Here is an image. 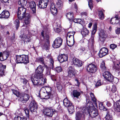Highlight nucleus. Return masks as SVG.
I'll return each instance as SVG.
<instances>
[{
    "label": "nucleus",
    "instance_id": "1",
    "mask_svg": "<svg viewBox=\"0 0 120 120\" xmlns=\"http://www.w3.org/2000/svg\"><path fill=\"white\" fill-rule=\"evenodd\" d=\"M90 96L91 98H90L89 99L87 97L86 98L87 101H88V102L86 105V109L83 108L82 111H78L76 113V120H81V119L84 117V113H86L87 112H88L92 118H94L98 115L97 109L94 107L92 103L89 101H90L91 100L94 103L95 105H97L96 99L92 93H90Z\"/></svg>",
    "mask_w": 120,
    "mask_h": 120
},
{
    "label": "nucleus",
    "instance_id": "2",
    "mask_svg": "<svg viewBox=\"0 0 120 120\" xmlns=\"http://www.w3.org/2000/svg\"><path fill=\"white\" fill-rule=\"evenodd\" d=\"M40 93H42V96H41L39 94L38 96L41 99H52L54 96L55 92L51 90V88L50 87H42L40 90Z\"/></svg>",
    "mask_w": 120,
    "mask_h": 120
},
{
    "label": "nucleus",
    "instance_id": "3",
    "mask_svg": "<svg viewBox=\"0 0 120 120\" xmlns=\"http://www.w3.org/2000/svg\"><path fill=\"white\" fill-rule=\"evenodd\" d=\"M31 80L34 85L42 86L46 83V79L45 78L41 77L38 75L34 77H32Z\"/></svg>",
    "mask_w": 120,
    "mask_h": 120
},
{
    "label": "nucleus",
    "instance_id": "4",
    "mask_svg": "<svg viewBox=\"0 0 120 120\" xmlns=\"http://www.w3.org/2000/svg\"><path fill=\"white\" fill-rule=\"evenodd\" d=\"M13 93L17 97L19 98L22 101H28L29 98V95L27 94H22L14 89H11Z\"/></svg>",
    "mask_w": 120,
    "mask_h": 120
},
{
    "label": "nucleus",
    "instance_id": "5",
    "mask_svg": "<svg viewBox=\"0 0 120 120\" xmlns=\"http://www.w3.org/2000/svg\"><path fill=\"white\" fill-rule=\"evenodd\" d=\"M93 30L91 33V38L89 40L88 43V46L91 47L92 48L94 45V34L96 32L97 29V25L95 23L93 28Z\"/></svg>",
    "mask_w": 120,
    "mask_h": 120
},
{
    "label": "nucleus",
    "instance_id": "6",
    "mask_svg": "<svg viewBox=\"0 0 120 120\" xmlns=\"http://www.w3.org/2000/svg\"><path fill=\"white\" fill-rule=\"evenodd\" d=\"M26 9L22 7L18 8L17 13V16L18 19L21 20L24 17V16L27 13L26 12Z\"/></svg>",
    "mask_w": 120,
    "mask_h": 120
},
{
    "label": "nucleus",
    "instance_id": "7",
    "mask_svg": "<svg viewBox=\"0 0 120 120\" xmlns=\"http://www.w3.org/2000/svg\"><path fill=\"white\" fill-rule=\"evenodd\" d=\"M62 42L63 40L61 38L57 37L54 41L52 46L54 48H59L62 45Z\"/></svg>",
    "mask_w": 120,
    "mask_h": 120
},
{
    "label": "nucleus",
    "instance_id": "8",
    "mask_svg": "<svg viewBox=\"0 0 120 120\" xmlns=\"http://www.w3.org/2000/svg\"><path fill=\"white\" fill-rule=\"evenodd\" d=\"M103 75L104 78L108 81L112 82L113 79V76L108 71L104 72Z\"/></svg>",
    "mask_w": 120,
    "mask_h": 120
},
{
    "label": "nucleus",
    "instance_id": "9",
    "mask_svg": "<svg viewBox=\"0 0 120 120\" xmlns=\"http://www.w3.org/2000/svg\"><path fill=\"white\" fill-rule=\"evenodd\" d=\"M86 70L89 72L94 73L97 71V68L95 65L91 64L87 66Z\"/></svg>",
    "mask_w": 120,
    "mask_h": 120
},
{
    "label": "nucleus",
    "instance_id": "10",
    "mask_svg": "<svg viewBox=\"0 0 120 120\" xmlns=\"http://www.w3.org/2000/svg\"><path fill=\"white\" fill-rule=\"evenodd\" d=\"M29 108L31 112H36L37 108V105L34 101L32 100L30 103Z\"/></svg>",
    "mask_w": 120,
    "mask_h": 120
},
{
    "label": "nucleus",
    "instance_id": "11",
    "mask_svg": "<svg viewBox=\"0 0 120 120\" xmlns=\"http://www.w3.org/2000/svg\"><path fill=\"white\" fill-rule=\"evenodd\" d=\"M54 110L51 108H45L43 110L44 114L49 116L52 117L54 113Z\"/></svg>",
    "mask_w": 120,
    "mask_h": 120
},
{
    "label": "nucleus",
    "instance_id": "12",
    "mask_svg": "<svg viewBox=\"0 0 120 120\" xmlns=\"http://www.w3.org/2000/svg\"><path fill=\"white\" fill-rule=\"evenodd\" d=\"M49 0H40L39 3V7L41 8H44L47 7Z\"/></svg>",
    "mask_w": 120,
    "mask_h": 120
},
{
    "label": "nucleus",
    "instance_id": "13",
    "mask_svg": "<svg viewBox=\"0 0 120 120\" xmlns=\"http://www.w3.org/2000/svg\"><path fill=\"white\" fill-rule=\"evenodd\" d=\"M44 69V67L41 65L37 67L36 70V72L38 74L37 75L40 76L41 77H43V72Z\"/></svg>",
    "mask_w": 120,
    "mask_h": 120
},
{
    "label": "nucleus",
    "instance_id": "14",
    "mask_svg": "<svg viewBox=\"0 0 120 120\" xmlns=\"http://www.w3.org/2000/svg\"><path fill=\"white\" fill-rule=\"evenodd\" d=\"M108 54V49L106 48L103 47L100 49L99 56L101 58Z\"/></svg>",
    "mask_w": 120,
    "mask_h": 120
},
{
    "label": "nucleus",
    "instance_id": "15",
    "mask_svg": "<svg viewBox=\"0 0 120 120\" xmlns=\"http://www.w3.org/2000/svg\"><path fill=\"white\" fill-rule=\"evenodd\" d=\"M68 58L67 55L63 54L57 57V59L60 62L62 63L67 61L68 60Z\"/></svg>",
    "mask_w": 120,
    "mask_h": 120
},
{
    "label": "nucleus",
    "instance_id": "16",
    "mask_svg": "<svg viewBox=\"0 0 120 120\" xmlns=\"http://www.w3.org/2000/svg\"><path fill=\"white\" fill-rule=\"evenodd\" d=\"M9 56V53L7 51H4L2 53L1 52L0 53V60L1 61H3L6 60Z\"/></svg>",
    "mask_w": 120,
    "mask_h": 120
},
{
    "label": "nucleus",
    "instance_id": "17",
    "mask_svg": "<svg viewBox=\"0 0 120 120\" xmlns=\"http://www.w3.org/2000/svg\"><path fill=\"white\" fill-rule=\"evenodd\" d=\"M72 62L75 66L77 67H81L82 65V63L81 60L75 58H73Z\"/></svg>",
    "mask_w": 120,
    "mask_h": 120
},
{
    "label": "nucleus",
    "instance_id": "18",
    "mask_svg": "<svg viewBox=\"0 0 120 120\" xmlns=\"http://www.w3.org/2000/svg\"><path fill=\"white\" fill-rule=\"evenodd\" d=\"M68 76L70 77H72L75 75L76 73L75 68L72 67H70L68 68Z\"/></svg>",
    "mask_w": 120,
    "mask_h": 120
},
{
    "label": "nucleus",
    "instance_id": "19",
    "mask_svg": "<svg viewBox=\"0 0 120 120\" xmlns=\"http://www.w3.org/2000/svg\"><path fill=\"white\" fill-rule=\"evenodd\" d=\"M29 7L31 9L32 13L34 14L36 13V5L34 1H31L29 3Z\"/></svg>",
    "mask_w": 120,
    "mask_h": 120
},
{
    "label": "nucleus",
    "instance_id": "20",
    "mask_svg": "<svg viewBox=\"0 0 120 120\" xmlns=\"http://www.w3.org/2000/svg\"><path fill=\"white\" fill-rule=\"evenodd\" d=\"M99 40L102 42H104L106 37L104 32L102 30L99 33Z\"/></svg>",
    "mask_w": 120,
    "mask_h": 120
},
{
    "label": "nucleus",
    "instance_id": "21",
    "mask_svg": "<svg viewBox=\"0 0 120 120\" xmlns=\"http://www.w3.org/2000/svg\"><path fill=\"white\" fill-rule=\"evenodd\" d=\"M30 15L29 13H27L24 16V18H25L24 22L26 24H29L30 21Z\"/></svg>",
    "mask_w": 120,
    "mask_h": 120
},
{
    "label": "nucleus",
    "instance_id": "22",
    "mask_svg": "<svg viewBox=\"0 0 120 120\" xmlns=\"http://www.w3.org/2000/svg\"><path fill=\"white\" fill-rule=\"evenodd\" d=\"M110 23L111 24L115 25L116 24H119V19L117 17H115L112 18L110 21Z\"/></svg>",
    "mask_w": 120,
    "mask_h": 120
},
{
    "label": "nucleus",
    "instance_id": "23",
    "mask_svg": "<svg viewBox=\"0 0 120 120\" xmlns=\"http://www.w3.org/2000/svg\"><path fill=\"white\" fill-rule=\"evenodd\" d=\"M46 37V42L43 45V49H45L47 50L48 49L49 46V42L48 40L49 36L48 35H45V38Z\"/></svg>",
    "mask_w": 120,
    "mask_h": 120
},
{
    "label": "nucleus",
    "instance_id": "24",
    "mask_svg": "<svg viewBox=\"0 0 120 120\" xmlns=\"http://www.w3.org/2000/svg\"><path fill=\"white\" fill-rule=\"evenodd\" d=\"M114 109L115 111L120 112V100L117 101L114 104Z\"/></svg>",
    "mask_w": 120,
    "mask_h": 120
},
{
    "label": "nucleus",
    "instance_id": "25",
    "mask_svg": "<svg viewBox=\"0 0 120 120\" xmlns=\"http://www.w3.org/2000/svg\"><path fill=\"white\" fill-rule=\"evenodd\" d=\"M50 10L51 13L53 15L56 14L57 13V9L55 7L54 3H52L50 6Z\"/></svg>",
    "mask_w": 120,
    "mask_h": 120
},
{
    "label": "nucleus",
    "instance_id": "26",
    "mask_svg": "<svg viewBox=\"0 0 120 120\" xmlns=\"http://www.w3.org/2000/svg\"><path fill=\"white\" fill-rule=\"evenodd\" d=\"M112 111L108 109L107 111V114L105 117V120H112V115L111 113Z\"/></svg>",
    "mask_w": 120,
    "mask_h": 120
},
{
    "label": "nucleus",
    "instance_id": "27",
    "mask_svg": "<svg viewBox=\"0 0 120 120\" xmlns=\"http://www.w3.org/2000/svg\"><path fill=\"white\" fill-rule=\"evenodd\" d=\"M75 33V32L73 31L68 32L67 34L66 39L74 38V35Z\"/></svg>",
    "mask_w": 120,
    "mask_h": 120
},
{
    "label": "nucleus",
    "instance_id": "28",
    "mask_svg": "<svg viewBox=\"0 0 120 120\" xmlns=\"http://www.w3.org/2000/svg\"><path fill=\"white\" fill-rule=\"evenodd\" d=\"M67 41L68 46L70 47L73 46L75 42L74 38L67 39Z\"/></svg>",
    "mask_w": 120,
    "mask_h": 120
},
{
    "label": "nucleus",
    "instance_id": "29",
    "mask_svg": "<svg viewBox=\"0 0 120 120\" xmlns=\"http://www.w3.org/2000/svg\"><path fill=\"white\" fill-rule=\"evenodd\" d=\"M72 96L74 98H79L80 94V93L79 92L76 90H74L71 93Z\"/></svg>",
    "mask_w": 120,
    "mask_h": 120
},
{
    "label": "nucleus",
    "instance_id": "30",
    "mask_svg": "<svg viewBox=\"0 0 120 120\" xmlns=\"http://www.w3.org/2000/svg\"><path fill=\"white\" fill-rule=\"evenodd\" d=\"M5 65H3L2 64H0V75L1 76L4 75V70L6 68Z\"/></svg>",
    "mask_w": 120,
    "mask_h": 120
},
{
    "label": "nucleus",
    "instance_id": "31",
    "mask_svg": "<svg viewBox=\"0 0 120 120\" xmlns=\"http://www.w3.org/2000/svg\"><path fill=\"white\" fill-rule=\"evenodd\" d=\"M63 103L64 106L66 107H69L72 105L71 103L68 100L67 98H65L63 100Z\"/></svg>",
    "mask_w": 120,
    "mask_h": 120
},
{
    "label": "nucleus",
    "instance_id": "32",
    "mask_svg": "<svg viewBox=\"0 0 120 120\" xmlns=\"http://www.w3.org/2000/svg\"><path fill=\"white\" fill-rule=\"evenodd\" d=\"M89 32V31L86 28H84L82 29L81 33L83 36L85 37L88 35Z\"/></svg>",
    "mask_w": 120,
    "mask_h": 120
},
{
    "label": "nucleus",
    "instance_id": "33",
    "mask_svg": "<svg viewBox=\"0 0 120 120\" xmlns=\"http://www.w3.org/2000/svg\"><path fill=\"white\" fill-rule=\"evenodd\" d=\"M2 14L4 18H8L10 15L9 12L6 10H4L2 12Z\"/></svg>",
    "mask_w": 120,
    "mask_h": 120
},
{
    "label": "nucleus",
    "instance_id": "34",
    "mask_svg": "<svg viewBox=\"0 0 120 120\" xmlns=\"http://www.w3.org/2000/svg\"><path fill=\"white\" fill-rule=\"evenodd\" d=\"M22 55L16 56V63L17 64L22 63Z\"/></svg>",
    "mask_w": 120,
    "mask_h": 120
},
{
    "label": "nucleus",
    "instance_id": "35",
    "mask_svg": "<svg viewBox=\"0 0 120 120\" xmlns=\"http://www.w3.org/2000/svg\"><path fill=\"white\" fill-rule=\"evenodd\" d=\"M22 63L27 64L29 62L28 56L26 55H22Z\"/></svg>",
    "mask_w": 120,
    "mask_h": 120
},
{
    "label": "nucleus",
    "instance_id": "36",
    "mask_svg": "<svg viewBox=\"0 0 120 120\" xmlns=\"http://www.w3.org/2000/svg\"><path fill=\"white\" fill-rule=\"evenodd\" d=\"M94 52V50L92 49L91 50L89 49L88 51L87 50L86 52V54L89 57H91L93 56Z\"/></svg>",
    "mask_w": 120,
    "mask_h": 120
},
{
    "label": "nucleus",
    "instance_id": "37",
    "mask_svg": "<svg viewBox=\"0 0 120 120\" xmlns=\"http://www.w3.org/2000/svg\"><path fill=\"white\" fill-rule=\"evenodd\" d=\"M27 3L26 0H19L18 2L20 6H25Z\"/></svg>",
    "mask_w": 120,
    "mask_h": 120
},
{
    "label": "nucleus",
    "instance_id": "38",
    "mask_svg": "<svg viewBox=\"0 0 120 120\" xmlns=\"http://www.w3.org/2000/svg\"><path fill=\"white\" fill-rule=\"evenodd\" d=\"M66 15L69 21H71L73 18V14L72 13H68L66 14Z\"/></svg>",
    "mask_w": 120,
    "mask_h": 120
},
{
    "label": "nucleus",
    "instance_id": "39",
    "mask_svg": "<svg viewBox=\"0 0 120 120\" xmlns=\"http://www.w3.org/2000/svg\"><path fill=\"white\" fill-rule=\"evenodd\" d=\"M68 107V110L70 114L72 113L74 111V107L73 105H71Z\"/></svg>",
    "mask_w": 120,
    "mask_h": 120
},
{
    "label": "nucleus",
    "instance_id": "40",
    "mask_svg": "<svg viewBox=\"0 0 120 120\" xmlns=\"http://www.w3.org/2000/svg\"><path fill=\"white\" fill-rule=\"evenodd\" d=\"M63 6L62 2L60 0H59L57 3L56 6L59 9H60Z\"/></svg>",
    "mask_w": 120,
    "mask_h": 120
},
{
    "label": "nucleus",
    "instance_id": "41",
    "mask_svg": "<svg viewBox=\"0 0 120 120\" xmlns=\"http://www.w3.org/2000/svg\"><path fill=\"white\" fill-rule=\"evenodd\" d=\"M47 57L50 60L51 63L50 65L51 64L52 65V68L53 66L54 61L53 59L52 58L51 55L50 54L49 55L47 56Z\"/></svg>",
    "mask_w": 120,
    "mask_h": 120
},
{
    "label": "nucleus",
    "instance_id": "42",
    "mask_svg": "<svg viewBox=\"0 0 120 120\" xmlns=\"http://www.w3.org/2000/svg\"><path fill=\"white\" fill-rule=\"evenodd\" d=\"M20 37L21 38H25V41L29 42L30 41V38L28 37L27 35L26 36L24 34H23V36L21 34L20 36Z\"/></svg>",
    "mask_w": 120,
    "mask_h": 120
},
{
    "label": "nucleus",
    "instance_id": "43",
    "mask_svg": "<svg viewBox=\"0 0 120 120\" xmlns=\"http://www.w3.org/2000/svg\"><path fill=\"white\" fill-rule=\"evenodd\" d=\"M14 120H26L25 117H22L19 116H16L14 118Z\"/></svg>",
    "mask_w": 120,
    "mask_h": 120
},
{
    "label": "nucleus",
    "instance_id": "44",
    "mask_svg": "<svg viewBox=\"0 0 120 120\" xmlns=\"http://www.w3.org/2000/svg\"><path fill=\"white\" fill-rule=\"evenodd\" d=\"M99 108L101 110H103L104 111L106 110V108L103 106V103L102 102H100L99 104Z\"/></svg>",
    "mask_w": 120,
    "mask_h": 120
},
{
    "label": "nucleus",
    "instance_id": "45",
    "mask_svg": "<svg viewBox=\"0 0 120 120\" xmlns=\"http://www.w3.org/2000/svg\"><path fill=\"white\" fill-rule=\"evenodd\" d=\"M52 66L51 65V66L50 68L46 67V71L45 74L46 75H50V73L51 68H52L53 67H52Z\"/></svg>",
    "mask_w": 120,
    "mask_h": 120
},
{
    "label": "nucleus",
    "instance_id": "46",
    "mask_svg": "<svg viewBox=\"0 0 120 120\" xmlns=\"http://www.w3.org/2000/svg\"><path fill=\"white\" fill-rule=\"evenodd\" d=\"M120 62L119 64H117L116 65L114 64V66L113 67V69L116 70H119L120 68Z\"/></svg>",
    "mask_w": 120,
    "mask_h": 120
},
{
    "label": "nucleus",
    "instance_id": "47",
    "mask_svg": "<svg viewBox=\"0 0 120 120\" xmlns=\"http://www.w3.org/2000/svg\"><path fill=\"white\" fill-rule=\"evenodd\" d=\"M58 80L57 82L56 83V86L57 88L59 90H61L62 88V86L61 85V83L60 82H58Z\"/></svg>",
    "mask_w": 120,
    "mask_h": 120
},
{
    "label": "nucleus",
    "instance_id": "48",
    "mask_svg": "<svg viewBox=\"0 0 120 120\" xmlns=\"http://www.w3.org/2000/svg\"><path fill=\"white\" fill-rule=\"evenodd\" d=\"M99 16L100 19L102 20L104 19V16L102 11H99Z\"/></svg>",
    "mask_w": 120,
    "mask_h": 120
},
{
    "label": "nucleus",
    "instance_id": "49",
    "mask_svg": "<svg viewBox=\"0 0 120 120\" xmlns=\"http://www.w3.org/2000/svg\"><path fill=\"white\" fill-rule=\"evenodd\" d=\"M100 67L103 71L105 70L106 68L105 65V63L103 61H102L100 65Z\"/></svg>",
    "mask_w": 120,
    "mask_h": 120
},
{
    "label": "nucleus",
    "instance_id": "50",
    "mask_svg": "<svg viewBox=\"0 0 120 120\" xmlns=\"http://www.w3.org/2000/svg\"><path fill=\"white\" fill-rule=\"evenodd\" d=\"M19 20L16 19L15 22V23L16 26V29H17L19 27Z\"/></svg>",
    "mask_w": 120,
    "mask_h": 120
},
{
    "label": "nucleus",
    "instance_id": "51",
    "mask_svg": "<svg viewBox=\"0 0 120 120\" xmlns=\"http://www.w3.org/2000/svg\"><path fill=\"white\" fill-rule=\"evenodd\" d=\"M26 116L28 118L29 117V111L28 109L26 108L24 110Z\"/></svg>",
    "mask_w": 120,
    "mask_h": 120
},
{
    "label": "nucleus",
    "instance_id": "52",
    "mask_svg": "<svg viewBox=\"0 0 120 120\" xmlns=\"http://www.w3.org/2000/svg\"><path fill=\"white\" fill-rule=\"evenodd\" d=\"M81 21V19H75L73 20V21L74 22L78 23H80Z\"/></svg>",
    "mask_w": 120,
    "mask_h": 120
},
{
    "label": "nucleus",
    "instance_id": "53",
    "mask_svg": "<svg viewBox=\"0 0 120 120\" xmlns=\"http://www.w3.org/2000/svg\"><path fill=\"white\" fill-rule=\"evenodd\" d=\"M52 80L54 81H57L58 79H57V77L56 75H52L51 76Z\"/></svg>",
    "mask_w": 120,
    "mask_h": 120
},
{
    "label": "nucleus",
    "instance_id": "54",
    "mask_svg": "<svg viewBox=\"0 0 120 120\" xmlns=\"http://www.w3.org/2000/svg\"><path fill=\"white\" fill-rule=\"evenodd\" d=\"M110 48L112 50L114 49L117 47V45L114 44H111L110 45Z\"/></svg>",
    "mask_w": 120,
    "mask_h": 120
},
{
    "label": "nucleus",
    "instance_id": "55",
    "mask_svg": "<svg viewBox=\"0 0 120 120\" xmlns=\"http://www.w3.org/2000/svg\"><path fill=\"white\" fill-rule=\"evenodd\" d=\"M92 2L93 1L92 0H89L88 2V5L89 7L91 10L93 7Z\"/></svg>",
    "mask_w": 120,
    "mask_h": 120
},
{
    "label": "nucleus",
    "instance_id": "56",
    "mask_svg": "<svg viewBox=\"0 0 120 120\" xmlns=\"http://www.w3.org/2000/svg\"><path fill=\"white\" fill-rule=\"evenodd\" d=\"M55 70L58 72H61L62 71V69L60 67H58L55 68Z\"/></svg>",
    "mask_w": 120,
    "mask_h": 120
},
{
    "label": "nucleus",
    "instance_id": "57",
    "mask_svg": "<svg viewBox=\"0 0 120 120\" xmlns=\"http://www.w3.org/2000/svg\"><path fill=\"white\" fill-rule=\"evenodd\" d=\"M102 83H101L100 80H98L95 84V86L96 87H98L102 85Z\"/></svg>",
    "mask_w": 120,
    "mask_h": 120
},
{
    "label": "nucleus",
    "instance_id": "58",
    "mask_svg": "<svg viewBox=\"0 0 120 120\" xmlns=\"http://www.w3.org/2000/svg\"><path fill=\"white\" fill-rule=\"evenodd\" d=\"M80 51L83 53H86L87 52V50L84 48H81Z\"/></svg>",
    "mask_w": 120,
    "mask_h": 120
},
{
    "label": "nucleus",
    "instance_id": "59",
    "mask_svg": "<svg viewBox=\"0 0 120 120\" xmlns=\"http://www.w3.org/2000/svg\"><path fill=\"white\" fill-rule=\"evenodd\" d=\"M116 89L115 86H112L111 89V91L113 93L115 92L116 91Z\"/></svg>",
    "mask_w": 120,
    "mask_h": 120
},
{
    "label": "nucleus",
    "instance_id": "60",
    "mask_svg": "<svg viewBox=\"0 0 120 120\" xmlns=\"http://www.w3.org/2000/svg\"><path fill=\"white\" fill-rule=\"evenodd\" d=\"M21 81L23 82L24 84H26L28 82V81L25 78H21Z\"/></svg>",
    "mask_w": 120,
    "mask_h": 120
},
{
    "label": "nucleus",
    "instance_id": "61",
    "mask_svg": "<svg viewBox=\"0 0 120 120\" xmlns=\"http://www.w3.org/2000/svg\"><path fill=\"white\" fill-rule=\"evenodd\" d=\"M75 85L77 86H79L80 83L78 79H75Z\"/></svg>",
    "mask_w": 120,
    "mask_h": 120
},
{
    "label": "nucleus",
    "instance_id": "62",
    "mask_svg": "<svg viewBox=\"0 0 120 120\" xmlns=\"http://www.w3.org/2000/svg\"><path fill=\"white\" fill-rule=\"evenodd\" d=\"M61 29V27H59V28H56L55 31L57 33H59L60 32Z\"/></svg>",
    "mask_w": 120,
    "mask_h": 120
},
{
    "label": "nucleus",
    "instance_id": "63",
    "mask_svg": "<svg viewBox=\"0 0 120 120\" xmlns=\"http://www.w3.org/2000/svg\"><path fill=\"white\" fill-rule=\"evenodd\" d=\"M116 33L117 34H120V28H118L116 30Z\"/></svg>",
    "mask_w": 120,
    "mask_h": 120
},
{
    "label": "nucleus",
    "instance_id": "64",
    "mask_svg": "<svg viewBox=\"0 0 120 120\" xmlns=\"http://www.w3.org/2000/svg\"><path fill=\"white\" fill-rule=\"evenodd\" d=\"M38 60L39 61L41 62L42 63H44V59L42 58H38Z\"/></svg>",
    "mask_w": 120,
    "mask_h": 120
}]
</instances>
